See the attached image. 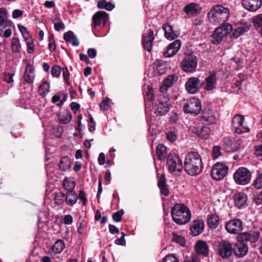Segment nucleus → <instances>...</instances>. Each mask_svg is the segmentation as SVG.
<instances>
[{"label":"nucleus","mask_w":262,"mask_h":262,"mask_svg":"<svg viewBox=\"0 0 262 262\" xmlns=\"http://www.w3.org/2000/svg\"><path fill=\"white\" fill-rule=\"evenodd\" d=\"M61 68L58 66H54L51 70V74L53 77H59L61 73Z\"/></svg>","instance_id":"nucleus-50"},{"label":"nucleus","mask_w":262,"mask_h":262,"mask_svg":"<svg viewBox=\"0 0 262 262\" xmlns=\"http://www.w3.org/2000/svg\"><path fill=\"white\" fill-rule=\"evenodd\" d=\"M154 39V32L150 31L147 35H144L143 38L142 43L144 49L148 52L152 49V43Z\"/></svg>","instance_id":"nucleus-23"},{"label":"nucleus","mask_w":262,"mask_h":262,"mask_svg":"<svg viewBox=\"0 0 262 262\" xmlns=\"http://www.w3.org/2000/svg\"><path fill=\"white\" fill-rule=\"evenodd\" d=\"M186 89L187 92L190 94L196 93L201 88V83L200 80L195 77L189 78L187 81Z\"/></svg>","instance_id":"nucleus-15"},{"label":"nucleus","mask_w":262,"mask_h":262,"mask_svg":"<svg viewBox=\"0 0 262 262\" xmlns=\"http://www.w3.org/2000/svg\"><path fill=\"white\" fill-rule=\"evenodd\" d=\"M198 65V59L194 54L186 53L181 63L182 70L186 73H190L195 71Z\"/></svg>","instance_id":"nucleus-5"},{"label":"nucleus","mask_w":262,"mask_h":262,"mask_svg":"<svg viewBox=\"0 0 262 262\" xmlns=\"http://www.w3.org/2000/svg\"><path fill=\"white\" fill-rule=\"evenodd\" d=\"M174 81V76L170 75L168 76L163 81L162 85L161 86V91L164 92L170 87L173 83Z\"/></svg>","instance_id":"nucleus-29"},{"label":"nucleus","mask_w":262,"mask_h":262,"mask_svg":"<svg viewBox=\"0 0 262 262\" xmlns=\"http://www.w3.org/2000/svg\"><path fill=\"white\" fill-rule=\"evenodd\" d=\"M65 245L63 241L57 240L52 246V251L55 253H60L64 249Z\"/></svg>","instance_id":"nucleus-37"},{"label":"nucleus","mask_w":262,"mask_h":262,"mask_svg":"<svg viewBox=\"0 0 262 262\" xmlns=\"http://www.w3.org/2000/svg\"><path fill=\"white\" fill-rule=\"evenodd\" d=\"M158 186L160 189L161 193L165 196H167L169 194V190L165 185V181L163 177L159 179Z\"/></svg>","instance_id":"nucleus-41"},{"label":"nucleus","mask_w":262,"mask_h":262,"mask_svg":"<svg viewBox=\"0 0 262 262\" xmlns=\"http://www.w3.org/2000/svg\"><path fill=\"white\" fill-rule=\"evenodd\" d=\"M75 35L72 31H68L64 34L63 38L67 42H70Z\"/></svg>","instance_id":"nucleus-56"},{"label":"nucleus","mask_w":262,"mask_h":262,"mask_svg":"<svg viewBox=\"0 0 262 262\" xmlns=\"http://www.w3.org/2000/svg\"><path fill=\"white\" fill-rule=\"evenodd\" d=\"M108 19V14L104 11H98L92 18L94 28L104 26Z\"/></svg>","instance_id":"nucleus-14"},{"label":"nucleus","mask_w":262,"mask_h":262,"mask_svg":"<svg viewBox=\"0 0 262 262\" xmlns=\"http://www.w3.org/2000/svg\"><path fill=\"white\" fill-rule=\"evenodd\" d=\"M11 21L8 20L7 10L4 8H0V28H6L11 25Z\"/></svg>","instance_id":"nucleus-25"},{"label":"nucleus","mask_w":262,"mask_h":262,"mask_svg":"<svg viewBox=\"0 0 262 262\" xmlns=\"http://www.w3.org/2000/svg\"><path fill=\"white\" fill-rule=\"evenodd\" d=\"M78 198L82 202V204L85 205L87 203V199L83 191L80 190L79 193Z\"/></svg>","instance_id":"nucleus-59"},{"label":"nucleus","mask_w":262,"mask_h":262,"mask_svg":"<svg viewBox=\"0 0 262 262\" xmlns=\"http://www.w3.org/2000/svg\"><path fill=\"white\" fill-rule=\"evenodd\" d=\"M162 262H179V260L172 255H167L163 258Z\"/></svg>","instance_id":"nucleus-53"},{"label":"nucleus","mask_w":262,"mask_h":262,"mask_svg":"<svg viewBox=\"0 0 262 262\" xmlns=\"http://www.w3.org/2000/svg\"><path fill=\"white\" fill-rule=\"evenodd\" d=\"M64 223L66 225H71L73 223V217L70 214L66 215L63 219Z\"/></svg>","instance_id":"nucleus-61"},{"label":"nucleus","mask_w":262,"mask_h":262,"mask_svg":"<svg viewBox=\"0 0 262 262\" xmlns=\"http://www.w3.org/2000/svg\"><path fill=\"white\" fill-rule=\"evenodd\" d=\"M184 262H200V260L197 256L193 255L190 258H186Z\"/></svg>","instance_id":"nucleus-63"},{"label":"nucleus","mask_w":262,"mask_h":262,"mask_svg":"<svg viewBox=\"0 0 262 262\" xmlns=\"http://www.w3.org/2000/svg\"><path fill=\"white\" fill-rule=\"evenodd\" d=\"M26 42L28 46V52L30 54L33 53L34 51V45L33 40L31 39Z\"/></svg>","instance_id":"nucleus-60"},{"label":"nucleus","mask_w":262,"mask_h":262,"mask_svg":"<svg viewBox=\"0 0 262 262\" xmlns=\"http://www.w3.org/2000/svg\"><path fill=\"white\" fill-rule=\"evenodd\" d=\"M110 99H105L102 101L100 105L101 110L105 111L108 109L110 107Z\"/></svg>","instance_id":"nucleus-57"},{"label":"nucleus","mask_w":262,"mask_h":262,"mask_svg":"<svg viewBox=\"0 0 262 262\" xmlns=\"http://www.w3.org/2000/svg\"><path fill=\"white\" fill-rule=\"evenodd\" d=\"M252 22L255 28H259L262 26V14L257 15L252 19Z\"/></svg>","instance_id":"nucleus-45"},{"label":"nucleus","mask_w":262,"mask_h":262,"mask_svg":"<svg viewBox=\"0 0 262 262\" xmlns=\"http://www.w3.org/2000/svg\"><path fill=\"white\" fill-rule=\"evenodd\" d=\"M253 185L257 189L262 188V173L258 174L254 180Z\"/></svg>","instance_id":"nucleus-44"},{"label":"nucleus","mask_w":262,"mask_h":262,"mask_svg":"<svg viewBox=\"0 0 262 262\" xmlns=\"http://www.w3.org/2000/svg\"><path fill=\"white\" fill-rule=\"evenodd\" d=\"M54 134L58 138L61 137L63 132V128L60 126H58L54 128Z\"/></svg>","instance_id":"nucleus-55"},{"label":"nucleus","mask_w":262,"mask_h":262,"mask_svg":"<svg viewBox=\"0 0 262 262\" xmlns=\"http://www.w3.org/2000/svg\"><path fill=\"white\" fill-rule=\"evenodd\" d=\"M254 155L258 157H262V144L255 147Z\"/></svg>","instance_id":"nucleus-58"},{"label":"nucleus","mask_w":262,"mask_h":262,"mask_svg":"<svg viewBox=\"0 0 262 262\" xmlns=\"http://www.w3.org/2000/svg\"><path fill=\"white\" fill-rule=\"evenodd\" d=\"M249 30V26L247 24L244 23L241 24L239 26L235 28L234 30V35L237 37Z\"/></svg>","instance_id":"nucleus-34"},{"label":"nucleus","mask_w":262,"mask_h":262,"mask_svg":"<svg viewBox=\"0 0 262 262\" xmlns=\"http://www.w3.org/2000/svg\"><path fill=\"white\" fill-rule=\"evenodd\" d=\"M228 171L227 165L223 163L217 162L215 163L211 171L212 178L216 181L223 179Z\"/></svg>","instance_id":"nucleus-9"},{"label":"nucleus","mask_w":262,"mask_h":262,"mask_svg":"<svg viewBox=\"0 0 262 262\" xmlns=\"http://www.w3.org/2000/svg\"><path fill=\"white\" fill-rule=\"evenodd\" d=\"M220 223V218L216 214H209L207 217V225L209 228H216Z\"/></svg>","instance_id":"nucleus-27"},{"label":"nucleus","mask_w":262,"mask_h":262,"mask_svg":"<svg viewBox=\"0 0 262 262\" xmlns=\"http://www.w3.org/2000/svg\"><path fill=\"white\" fill-rule=\"evenodd\" d=\"M232 29V27L229 24H226L216 28L213 34L212 42L213 43H220L231 32Z\"/></svg>","instance_id":"nucleus-8"},{"label":"nucleus","mask_w":262,"mask_h":262,"mask_svg":"<svg viewBox=\"0 0 262 262\" xmlns=\"http://www.w3.org/2000/svg\"><path fill=\"white\" fill-rule=\"evenodd\" d=\"M52 22L54 24V29L56 31H60L64 30L65 26L59 16L56 15Z\"/></svg>","instance_id":"nucleus-35"},{"label":"nucleus","mask_w":262,"mask_h":262,"mask_svg":"<svg viewBox=\"0 0 262 262\" xmlns=\"http://www.w3.org/2000/svg\"><path fill=\"white\" fill-rule=\"evenodd\" d=\"M154 68L159 74H163L166 72V63L161 60H156L154 63Z\"/></svg>","instance_id":"nucleus-32"},{"label":"nucleus","mask_w":262,"mask_h":262,"mask_svg":"<svg viewBox=\"0 0 262 262\" xmlns=\"http://www.w3.org/2000/svg\"><path fill=\"white\" fill-rule=\"evenodd\" d=\"M13 76L14 74L5 73L4 74V80L8 83H11L14 81Z\"/></svg>","instance_id":"nucleus-54"},{"label":"nucleus","mask_w":262,"mask_h":262,"mask_svg":"<svg viewBox=\"0 0 262 262\" xmlns=\"http://www.w3.org/2000/svg\"><path fill=\"white\" fill-rule=\"evenodd\" d=\"M157 155L160 160L164 159L167 154V148L163 144H159L157 147Z\"/></svg>","instance_id":"nucleus-39"},{"label":"nucleus","mask_w":262,"mask_h":262,"mask_svg":"<svg viewBox=\"0 0 262 262\" xmlns=\"http://www.w3.org/2000/svg\"><path fill=\"white\" fill-rule=\"evenodd\" d=\"M209 251V246L206 241H199L195 244V252L199 255L207 256Z\"/></svg>","instance_id":"nucleus-20"},{"label":"nucleus","mask_w":262,"mask_h":262,"mask_svg":"<svg viewBox=\"0 0 262 262\" xmlns=\"http://www.w3.org/2000/svg\"><path fill=\"white\" fill-rule=\"evenodd\" d=\"M48 39L49 41V50L50 51V52H53L55 51V50L56 49V45H55V42L53 39V35H50Z\"/></svg>","instance_id":"nucleus-52"},{"label":"nucleus","mask_w":262,"mask_h":262,"mask_svg":"<svg viewBox=\"0 0 262 262\" xmlns=\"http://www.w3.org/2000/svg\"><path fill=\"white\" fill-rule=\"evenodd\" d=\"M124 213L123 210L118 211L113 214V219L115 222H119L122 220V216Z\"/></svg>","instance_id":"nucleus-51"},{"label":"nucleus","mask_w":262,"mask_h":262,"mask_svg":"<svg viewBox=\"0 0 262 262\" xmlns=\"http://www.w3.org/2000/svg\"><path fill=\"white\" fill-rule=\"evenodd\" d=\"M167 165L169 171L173 175H177L183 168L182 161L174 154H170L168 156Z\"/></svg>","instance_id":"nucleus-4"},{"label":"nucleus","mask_w":262,"mask_h":262,"mask_svg":"<svg viewBox=\"0 0 262 262\" xmlns=\"http://www.w3.org/2000/svg\"><path fill=\"white\" fill-rule=\"evenodd\" d=\"M222 147L219 146H214L213 148L212 151V156L214 159L217 158L219 156H220L222 154Z\"/></svg>","instance_id":"nucleus-49"},{"label":"nucleus","mask_w":262,"mask_h":262,"mask_svg":"<svg viewBox=\"0 0 262 262\" xmlns=\"http://www.w3.org/2000/svg\"><path fill=\"white\" fill-rule=\"evenodd\" d=\"M254 201L257 205L262 204V193H259L255 196Z\"/></svg>","instance_id":"nucleus-64"},{"label":"nucleus","mask_w":262,"mask_h":262,"mask_svg":"<svg viewBox=\"0 0 262 262\" xmlns=\"http://www.w3.org/2000/svg\"><path fill=\"white\" fill-rule=\"evenodd\" d=\"M217 82V79L215 74L214 73L210 74L207 76L204 82V89L206 90L210 91L215 88Z\"/></svg>","instance_id":"nucleus-22"},{"label":"nucleus","mask_w":262,"mask_h":262,"mask_svg":"<svg viewBox=\"0 0 262 262\" xmlns=\"http://www.w3.org/2000/svg\"><path fill=\"white\" fill-rule=\"evenodd\" d=\"M202 8L199 4L195 3H191L186 5L183 10L187 15L188 16H194L198 15Z\"/></svg>","instance_id":"nucleus-16"},{"label":"nucleus","mask_w":262,"mask_h":262,"mask_svg":"<svg viewBox=\"0 0 262 262\" xmlns=\"http://www.w3.org/2000/svg\"><path fill=\"white\" fill-rule=\"evenodd\" d=\"M181 45V41L179 39L176 40L170 43L168 46L166 51L164 53V56L166 57H171L174 55L180 49Z\"/></svg>","instance_id":"nucleus-18"},{"label":"nucleus","mask_w":262,"mask_h":262,"mask_svg":"<svg viewBox=\"0 0 262 262\" xmlns=\"http://www.w3.org/2000/svg\"><path fill=\"white\" fill-rule=\"evenodd\" d=\"M184 169L191 176H196L200 173L203 169L201 156L195 151L188 152L185 158Z\"/></svg>","instance_id":"nucleus-1"},{"label":"nucleus","mask_w":262,"mask_h":262,"mask_svg":"<svg viewBox=\"0 0 262 262\" xmlns=\"http://www.w3.org/2000/svg\"><path fill=\"white\" fill-rule=\"evenodd\" d=\"M202 119L208 124H213L215 122V117L212 112L209 111L203 112Z\"/></svg>","instance_id":"nucleus-38"},{"label":"nucleus","mask_w":262,"mask_h":262,"mask_svg":"<svg viewBox=\"0 0 262 262\" xmlns=\"http://www.w3.org/2000/svg\"><path fill=\"white\" fill-rule=\"evenodd\" d=\"M163 29L164 30V34L166 38L172 40L177 37V34L173 31L171 26L168 24L164 25Z\"/></svg>","instance_id":"nucleus-30"},{"label":"nucleus","mask_w":262,"mask_h":262,"mask_svg":"<svg viewBox=\"0 0 262 262\" xmlns=\"http://www.w3.org/2000/svg\"><path fill=\"white\" fill-rule=\"evenodd\" d=\"M66 200L65 195L62 192L56 193L55 195L54 201L56 204L61 205Z\"/></svg>","instance_id":"nucleus-46"},{"label":"nucleus","mask_w":262,"mask_h":262,"mask_svg":"<svg viewBox=\"0 0 262 262\" xmlns=\"http://www.w3.org/2000/svg\"><path fill=\"white\" fill-rule=\"evenodd\" d=\"M233 179L237 184L245 185L250 181L251 173L247 168L241 167L234 172Z\"/></svg>","instance_id":"nucleus-7"},{"label":"nucleus","mask_w":262,"mask_h":262,"mask_svg":"<svg viewBox=\"0 0 262 262\" xmlns=\"http://www.w3.org/2000/svg\"><path fill=\"white\" fill-rule=\"evenodd\" d=\"M50 83L47 81H43L38 88L39 94L42 96H45L49 92Z\"/></svg>","instance_id":"nucleus-40"},{"label":"nucleus","mask_w":262,"mask_h":262,"mask_svg":"<svg viewBox=\"0 0 262 262\" xmlns=\"http://www.w3.org/2000/svg\"><path fill=\"white\" fill-rule=\"evenodd\" d=\"M78 197L75 192H69L66 197V202L67 205L70 206L74 205L77 202Z\"/></svg>","instance_id":"nucleus-33"},{"label":"nucleus","mask_w":262,"mask_h":262,"mask_svg":"<svg viewBox=\"0 0 262 262\" xmlns=\"http://www.w3.org/2000/svg\"><path fill=\"white\" fill-rule=\"evenodd\" d=\"M230 15V10L228 8L217 4L211 8L208 13V18L210 23L214 25H219L227 21Z\"/></svg>","instance_id":"nucleus-2"},{"label":"nucleus","mask_w":262,"mask_h":262,"mask_svg":"<svg viewBox=\"0 0 262 262\" xmlns=\"http://www.w3.org/2000/svg\"><path fill=\"white\" fill-rule=\"evenodd\" d=\"M65 189L69 192H73L72 190L75 187V182L73 180L66 178L63 182Z\"/></svg>","instance_id":"nucleus-42"},{"label":"nucleus","mask_w":262,"mask_h":262,"mask_svg":"<svg viewBox=\"0 0 262 262\" xmlns=\"http://www.w3.org/2000/svg\"><path fill=\"white\" fill-rule=\"evenodd\" d=\"M201 110V102L198 99L194 97L190 98L184 107V110L185 113L194 115L198 114Z\"/></svg>","instance_id":"nucleus-10"},{"label":"nucleus","mask_w":262,"mask_h":262,"mask_svg":"<svg viewBox=\"0 0 262 262\" xmlns=\"http://www.w3.org/2000/svg\"><path fill=\"white\" fill-rule=\"evenodd\" d=\"M34 78L35 73L34 67L31 64L27 63L24 74V80L28 83L31 84L33 82Z\"/></svg>","instance_id":"nucleus-21"},{"label":"nucleus","mask_w":262,"mask_h":262,"mask_svg":"<svg viewBox=\"0 0 262 262\" xmlns=\"http://www.w3.org/2000/svg\"><path fill=\"white\" fill-rule=\"evenodd\" d=\"M244 120V116L241 115H236L233 118L232 125L235 133L242 134L249 131V128L243 125Z\"/></svg>","instance_id":"nucleus-11"},{"label":"nucleus","mask_w":262,"mask_h":262,"mask_svg":"<svg viewBox=\"0 0 262 262\" xmlns=\"http://www.w3.org/2000/svg\"><path fill=\"white\" fill-rule=\"evenodd\" d=\"M235 205L238 208L243 207L247 200V197L246 194L244 193H238L233 196Z\"/></svg>","instance_id":"nucleus-26"},{"label":"nucleus","mask_w":262,"mask_h":262,"mask_svg":"<svg viewBox=\"0 0 262 262\" xmlns=\"http://www.w3.org/2000/svg\"><path fill=\"white\" fill-rule=\"evenodd\" d=\"M170 108L169 103L167 98H163L158 104L155 105V113L157 116L165 115Z\"/></svg>","instance_id":"nucleus-13"},{"label":"nucleus","mask_w":262,"mask_h":262,"mask_svg":"<svg viewBox=\"0 0 262 262\" xmlns=\"http://www.w3.org/2000/svg\"><path fill=\"white\" fill-rule=\"evenodd\" d=\"M216 248L217 254L223 259H228L232 255L233 249L229 241H221L217 243Z\"/></svg>","instance_id":"nucleus-6"},{"label":"nucleus","mask_w":262,"mask_h":262,"mask_svg":"<svg viewBox=\"0 0 262 262\" xmlns=\"http://www.w3.org/2000/svg\"><path fill=\"white\" fill-rule=\"evenodd\" d=\"M204 223L203 220L197 219L194 221L190 227L191 234L193 236H197L201 234L204 230Z\"/></svg>","instance_id":"nucleus-19"},{"label":"nucleus","mask_w":262,"mask_h":262,"mask_svg":"<svg viewBox=\"0 0 262 262\" xmlns=\"http://www.w3.org/2000/svg\"><path fill=\"white\" fill-rule=\"evenodd\" d=\"M171 213L173 220L179 225L188 223L191 219L189 209L183 204H176L171 209Z\"/></svg>","instance_id":"nucleus-3"},{"label":"nucleus","mask_w":262,"mask_h":262,"mask_svg":"<svg viewBox=\"0 0 262 262\" xmlns=\"http://www.w3.org/2000/svg\"><path fill=\"white\" fill-rule=\"evenodd\" d=\"M72 161L68 157H63L60 161L59 167L63 171L69 169L71 166Z\"/></svg>","instance_id":"nucleus-31"},{"label":"nucleus","mask_w":262,"mask_h":262,"mask_svg":"<svg viewBox=\"0 0 262 262\" xmlns=\"http://www.w3.org/2000/svg\"><path fill=\"white\" fill-rule=\"evenodd\" d=\"M173 237L172 241L180 244L181 246H184L185 245V239L183 237L178 235L175 233H172Z\"/></svg>","instance_id":"nucleus-48"},{"label":"nucleus","mask_w":262,"mask_h":262,"mask_svg":"<svg viewBox=\"0 0 262 262\" xmlns=\"http://www.w3.org/2000/svg\"><path fill=\"white\" fill-rule=\"evenodd\" d=\"M250 238V233L244 232L239 234L237 236V239L240 243H244V242L249 241Z\"/></svg>","instance_id":"nucleus-47"},{"label":"nucleus","mask_w":262,"mask_h":262,"mask_svg":"<svg viewBox=\"0 0 262 262\" xmlns=\"http://www.w3.org/2000/svg\"><path fill=\"white\" fill-rule=\"evenodd\" d=\"M197 136L203 139H207L210 135V129L208 127L203 126L196 131Z\"/></svg>","instance_id":"nucleus-36"},{"label":"nucleus","mask_w":262,"mask_h":262,"mask_svg":"<svg viewBox=\"0 0 262 262\" xmlns=\"http://www.w3.org/2000/svg\"><path fill=\"white\" fill-rule=\"evenodd\" d=\"M167 139L171 142L176 141L177 135L175 133L170 132L167 134Z\"/></svg>","instance_id":"nucleus-62"},{"label":"nucleus","mask_w":262,"mask_h":262,"mask_svg":"<svg viewBox=\"0 0 262 262\" xmlns=\"http://www.w3.org/2000/svg\"><path fill=\"white\" fill-rule=\"evenodd\" d=\"M243 7L250 11H255L262 4L261 0H243Z\"/></svg>","instance_id":"nucleus-17"},{"label":"nucleus","mask_w":262,"mask_h":262,"mask_svg":"<svg viewBox=\"0 0 262 262\" xmlns=\"http://www.w3.org/2000/svg\"><path fill=\"white\" fill-rule=\"evenodd\" d=\"M58 117L59 122L65 124L70 123L72 119V115L68 111H63L59 114Z\"/></svg>","instance_id":"nucleus-28"},{"label":"nucleus","mask_w":262,"mask_h":262,"mask_svg":"<svg viewBox=\"0 0 262 262\" xmlns=\"http://www.w3.org/2000/svg\"><path fill=\"white\" fill-rule=\"evenodd\" d=\"M248 252L247 246L243 243H239L236 245L233 250V253L236 256L242 257L245 256Z\"/></svg>","instance_id":"nucleus-24"},{"label":"nucleus","mask_w":262,"mask_h":262,"mask_svg":"<svg viewBox=\"0 0 262 262\" xmlns=\"http://www.w3.org/2000/svg\"><path fill=\"white\" fill-rule=\"evenodd\" d=\"M12 51L13 52L18 53L20 52L21 45L18 38H13L12 39Z\"/></svg>","instance_id":"nucleus-43"},{"label":"nucleus","mask_w":262,"mask_h":262,"mask_svg":"<svg viewBox=\"0 0 262 262\" xmlns=\"http://www.w3.org/2000/svg\"><path fill=\"white\" fill-rule=\"evenodd\" d=\"M225 228L228 232L231 234H237L243 230V223L239 219H233L226 223Z\"/></svg>","instance_id":"nucleus-12"}]
</instances>
